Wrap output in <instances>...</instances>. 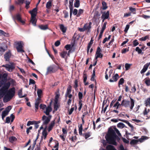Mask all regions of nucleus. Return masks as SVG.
<instances>
[{"instance_id": "nucleus-62", "label": "nucleus", "mask_w": 150, "mask_h": 150, "mask_svg": "<svg viewBox=\"0 0 150 150\" xmlns=\"http://www.w3.org/2000/svg\"><path fill=\"white\" fill-rule=\"evenodd\" d=\"M10 117L11 118V122H13L14 120L15 119V117L13 115L11 114L10 115Z\"/></svg>"}, {"instance_id": "nucleus-48", "label": "nucleus", "mask_w": 150, "mask_h": 150, "mask_svg": "<svg viewBox=\"0 0 150 150\" xmlns=\"http://www.w3.org/2000/svg\"><path fill=\"white\" fill-rule=\"evenodd\" d=\"M82 101L81 100H80L79 101V106L78 110L79 111L80 110L82 106Z\"/></svg>"}, {"instance_id": "nucleus-23", "label": "nucleus", "mask_w": 150, "mask_h": 150, "mask_svg": "<svg viewBox=\"0 0 150 150\" xmlns=\"http://www.w3.org/2000/svg\"><path fill=\"white\" fill-rule=\"evenodd\" d=\"M106 149L107 150H117L113 146L110 145H108L106 146Z\"/></svg>"}, {"instance_id": "nucleus-56", "label": "nucleus", "mask_w": 150, "mask_h": 150, "mask_svg": "<svg viewBox=\"0 0 150 150\" xmlns=\"http://www.w3.org/2000/svg\"><path fill=\"white\" fill-rule=\"evenodd\" d=\"M56 96L55 97V103H57L58 101V98L59 96V94H56Z\"/></svg>"}, {"instance_id": "nucleus-54", "label": "nucleus", "mask_w": 150, "mask_h": 150, "mask_svg": "<svg viewBox=\"0 0 150 150\" xmlns=\"http://www.w3.org/2000/svg\"><path fill=\"white\" fill-rule=\"evenodd\" d=\"M131 15V12L126 13L124 14V17H126L129 16H130Z\"/></svg>"}, {"instance_id": "nucleus-49", "label": "nucleus", "mask_w": 150, "mask_h": 150, "mask_svg": "<svg viewBox=\"0 0 150 150\" xmlns=\"http://www.w3.org/2000/svg\"><path fill=\"white\" fill-rule=\"evenodd\" d=\"M40 109L44 110L46 108V106L45 105L41 104L40 105Z\"/></svg>"}, {"instance_id": "nucleus-3", "label": "nucleus", "mask_w": 150, "mask_h": 150, "mask_svg": "<svg viewBox=\"0 0 150 150\" xmlns=\"http://www.w3.org/2000/svg\"><path fill=\"white\" fill-rule=\"evenodd\" d=\"M78 127L79 133L80 136L84 137L86 139L91 136V132H89L82 134V132L83 131V127H82V124H81L80 126H79Z\"/></svg>"}, {"instance_id": "nucleus-24", "label": "nucleus", "mask_w": 150, "mask_h": 150, "mask_svg": "<svg viewBox=\"0 0 150 150\" xmlns=\"http://www.w3.org/2000/svg\"><path fill=\"white\" fill-rule=\"evenodd\" d=\"M11 54L10 52H8L5 54L4 55V57L6 61H8L9 58Z\"/></svg>"}, {"instance_id": "nucleus-35", "label": "nucleus", "mask_w": 150, "mask_h": 150, "mask_svg": "<svg viewBox=\"0 0 150 150\" xmlns=\"http://www.w3.org/2000/svg\"><path fill=\"white\" fill-rule=\"evenodd\" d=\"M52 6V2L49 1L47 2L46 5V7L48 9H50Z\"/></svg>"}, {"instance_id": "nucleus-8", "label": "nucleus", "mask_w": 150, "mask_h": 150, "mask_svg": "<svg viewBox=\"0 0 150 150\" xmlns=\"http://www.w3.org/2000/svg\"><path fill=\"white\" fill-rule=\"evenodd\" d=\"M101 50L100 47H98L95 54V57L96 60L98 58H102L103 57V54L101 53Z\"/></svg>"}, {"instance_id": "nucleus-50", "label": "nucleus", "mask_w": 150, "mask_h": 150, "mask_svg": "<svg viewBox=\"0 0 150 150\" xmlns=\"http://www.w3.org/2000/svg\"><path fill=\"white\" fill-rule=\"evenodd\" d=\"M33 127L32 126H30L29 127V128H27V130L26 131L27 134H28L30 132V130H31L32 129Z\"/></svg>"}, {"instance_id": "nucleus-5", "label": "nucleus", "mask_w": 150, "mask_h": 150, "mask_svg": "<svg viewBox=\"0 0 150 150\" xmlns=\"http://www.w3.org/2000/svg\"><path fill=\"white\" fill-rule=\"evenodd\" d=\"M15 46L18 52L21 53L24 52L23 50V44L21 42H17L15 43Z\"/></svg>"}, {"instance_id": "nucleus-31", "label": "nucleus", "mask_w": 150, "mask_h": 150, "mask_svg": "<svg viewBox=\"0 0 150 150\" xmlns=\"http://www.w3.org/2000/svg\"><path fill=\"white\" fill-rule=\"evenodd\" d=\"M145 104L146 106H150V98H148L145 101Z\"/></svg>"}, {"instance_id": "nucleus-42", "label": "nucleus", "mask_w": 150, "mask_h": 150, "mask_svg": "<svg viewBox=\"0 0 150 150\" xmlns=\"http://www.w3.org/2000/svg\"><path fill=\"white\" fill-rule=\"evenodd\" d=\"M102 4L103 9H105L107 8V6L105 2L103 1L102 2Z\"/></svg>"}, {"instance_id": "nucleus-25", "label": "nucleus", "mask_w": 150, "mask_h": 150, "mask_svg": "<svg viewBox=\"0 0 150 150\" xmlns=\"http://www.w3.org/2000/svg\"><path fill=\"white\" fill-rule=\"evenodd\" d=\"M9 142L11 143H13L14 141L17 140V139L15 137L12 136L9 138Z\"/></svg>"}, {"instance_id": "nucleus-16", "label": "nucleus", "mask_w": 150, "mask_h": 150, "mask_svg": "<svg viewBox=\"0 0 150 150\" xmlns=\"http://www.w3.org/2000/svg\"><path fill=\"white\" fill-rule=\"evenodd\" d=\"M60 56L62 58H65L66 57L67 54L69 55V53L67 54V52L66 51H63L59 53Z\"/></svg>"}, {"instance_id": "nucleus-45", "label": "nucleus", "mask_w": 150, "mask_h": 150, "mask_svg": "<svg viewBox=\"0 0 150 150\" xmlns=\"http://www.w3.org/2000/svg\"><path fill=\"white\" fill-rule=\"evenodd\" d=\"M35 123V121H29L27 123V126H29L31 125L34 124Z\"/></svg>"}, {"instance_id": "nucleus-29", "label": "nucleus", "mask_w": 150, "mask_h": 150, "mask_svg": "<svg viewBox=\"0 0 150 150\" xmlns=\"http://www.w3.org/2000/svg\"><path fill=\"white\" fill-rule=\"evenodd\" d=\"M60 29L63 33L66 32V28L63 25L61 24L60 26Z\"/></svg>"}, {"instance_id": "nucleus-14", "label": "nucleus", "mask_w": 150, "mask_h": 150, "mask_svg": "<svg viewBox=\"0 0 150 150\" xmlns=\"http://www.w3.org/2000/svg\"><path fill=\"white\" fill-rule=\"evenodd\" d=\"M37 9L36 8H33L31 11H29L31 16H36L37 13Z\"/></svg>"}, {"instance_id": "nucleus-44", "label": "nucleus", "mask_w": 150, "mask_h": 150, "mask_svg": "<svg viewBox=\"0 0 150 150\" xmlns=\"http://www.w3.org/2000/svg\"><path fill=\"white\" fill-rule=\"evenodd\" d=\"M135 50L139 54H141L142 52V50L141 49L139 48V47H137L136 48Z\"/></svg>"}, {"instance_id": "nucleus-59", "label": "nucleus", "mask_w": 150, "mask_h": 150, "mask_svg": "<svg viewBox=\"0 0 150 150\" xmlns=\"http://www.w3.org/2000/svg\"><path fill=\"white\" fill-rule=\"evenodd\" d=\"M10 117H7L6 118L5 123H9L10 122Z\"/></svg>"}, {"instance_id": "nucleus-26", "label": "nucleus", "mask_w": 150, "mask_h": 150, "mask_svg": "<svg viewBox=\"0 0 150 150\" xmlns=\"http://www.w3.org/2000/svg\"><path fill=\"white\" fill-rule=\"evenodd\" d=\"M46 128H47V127L46 126L45 128L44 129L43 131L42 132V135L44 137V139H46L47 136V131L46 130Z\"/></svg>"}, {"instance_id": "nucleus-33", "label": "nucleus", "mask_w": 150, "mask_h": 150, "mask_svg": "<svg viewBox=\"0 0 150 150\" xmlns=\"http://www.w3.org/2000/svg\"><path fill=\"white\" fill-rule=\"evenodd\" d=\"M40 103L39 102H37L35 101V110L36 112H37V110L39 108V106Z\"/></svg>"}, {"instance_id": "nucleus-43", "label": "nucleus", "mask_w": 150, "mask_h": 150, "mask_svg": "<svg viewBox=\"0 0 150 150\" xmlns=\"http://www.w3.org/2000/svg\"><path fill=\"white\" fill-rule=\"evenodd\" d=\"M8 111H7L5 110L3 111L2 112V115H3L5 117L8 115Z\"/></svg>"}, {"instance_id": "nucleus-10", "label": "nucleus", "mask_w": 150, "mask_h": 150, "mask_svg": "<svg viewBox=\"0 0 150 150\" xmlns=\"http://www.w3.org/2000/svg\"><path fill=\"white\" fill-rule=\"evenodd\" d=\"M109 16V12L107 11V12H104L101 16V18L103 19V22H104L105 19H107Z\"/></svg>"}, {"instance_id": "nucleus-55", "label": "nucleus", "mask_w": 150, "mask_h": 150, "mask_svg": "<svg viewBox=\"0 0 150 150\" xmlns=\"http://www.w3.org/2000/svg\"><path fill=\"white\" fill-rule=\"evenodd\" d=\"M30 4V1H26L25 8H26V9H28L29 8V5Z\"/></svg>"}, {"instance_id": "nucleus-61", "label": "nucleus", "mask_w": 150, "mask_h": 150, "mask_svg": "<svg viewBox=\"0 0 150 150\" xmlns=\"http://www.w3.org/2000/svg\"><path fill=\"white\" fill-rule=\"evenodd\" d=\"M129 25L128 24L126 25V26L125 29L124 30V31L126 33L127 32L128 30L129 29Z\"/></svg>"}, {"instance_id": "nucleus-2", "label": "nucleus", "mask_w": 150, "mask_h": 150, "mask_svg": "<svg viewBox=\"0 0 150 150\" xmlns=\"http://www.w3.org/2000/svg\"><path fill=\"white\" fill-rule=\"evenodd\" d=\"M130 103L129 101L123 100H122L121 105L126 108L130 107L131 110H132L134 105V100L132 98H130Z\"/></svg>"}, {"instance_id": "nucleus-21", "label": "nucleus", "mask_w": 150, "mask_h": 150, "mask_svg": "<svg viewBox=\"0 0 150 150\" xmlns=\"http://www.w3.org/2000/svg\"><path fill=\"white\" fill-rule=\"evenodd\" d=\"M74 1V0H70L69 1V7L70 9V16L71 17V16L72 14V7L73 5V3Z\"/></svg>"}, {"instance_id": "nucleus-17", "label": "nucleus", "mask_w": 150, "mask_h": 150, "mask_svg": "<svg viewBox=\"0 0 150 150\" xmlns=\"http://www.w3.org/2000/svg\"><path fill=\"white\" fill-rule=\"evenodd\" d=\"M55 125L54 121H53L51 122L50 124L49 125L48 127V132L50 131L53 128V127Z\"/></svg>"}, {"instance_id": "nucleus-46", "label": "nucleus", "mask_w": 150, "mask_h": 150, "mask_svg": "<svg viewBox=\"0 0 150 150\" xmlns=\"http://www.w3.org/2000/svg\"><path fill=\"white\" fill-rule=\"evenodd\" d=\"M74 83V87L75 89H76L78 86V81L77 80H75Z\"/></svg>"}, {"instance_id": "nucleus-28", "label": "nucleus", "mask_w": 150, "mask_h": 150, "mask_svg": "<svg viewBox=\"0 0 150 150\" xmlns=\"http://www.w3.org/2000/svg\"><path fill=\"white\" fill-rule=\"evenodd\" d=\"M117 126L118 128H123L125 127L127 128V127L122 122H120L118 123L117 125Z\"/></svg>"}, {"instance_id": "nucleus-11", "label": "nucleus", "mask_w": 150, "mask_h": 150, "mask_svg": "<svg viewBox=\"0 0 150 150\" xmlns=\"http://www.w3.org/2000/svg\"><path fill=\"white\" fill-rule=\"evenodd\" d=\"M119 78V76L118 74H116L114 76H113L112 79L109 80V81L110 82H113L117 81Z\"/></svg>"}, {"instance_id": "nucleus-58", "label": "nucleus", "mask_w": 150, "mask_h": 150, "mask_svg": "<svg viewBox=\"0 0 150 150\" xmlns=\"http://www.w3.org/2000/svg\"><path fill=\"white\" fill-rule=\"evenodd\" d=\"M133 44L134 46H136L139 44V42L137 40H135L133 41Z\"/></svg>"}, {"instance_id": "nucleus-41", "label": "nucleus", "mask_w": 150, "mask_h": 150, "mask_svg": "<svg viewBox=\"0 0 150 150\" xmlns=\"http://www.w3.org/2000/svg\"><path fill=\"white\" fill-rule=\"evenodd\" d=\"M124 82V79L123 78H121L120 80L118 82V85L119 87H120V85L122 84Z\"/></svg>"}, {"instance_id": "nucleus-40", "label": "nucleus", "mask_w": 150, "mask_h": 150, "mask_svg": "<svg viewBox=\"0 0 150 150\" xmlns=\"http://www.w3.org/2000/svg\"><path fill=\"white\" fill-rule=\"evenodd\" d=\"M15 88H11L9 90V94H14L15 93Z\"/></svg>"}, {"instance_id": "nucleus-38", "label": "nucleus", "mask_w": 150, "mask_h": 150, "mask_svg": "<svg viewBox=\"0 0 150 150\" xmlns=\"http://www.w3.org/2000/svg\"><path fill=\"white\" fill-rule=\"evenodd\" d=\"M150 109H147L146 108H145L143 112V114L144 115H147L150 111Z\"/></svg>"}, {"instance_id": "nucleus-30", "label": "nucleus", "mask_w": 150, "mask_h": 150, "mask_svg": "<svg viewBox=\"0 0 150 150\" xmlns=\"http://www.w3.org/2000/svg\"><path fill=\"white\" fill-rule=\"evenodd\" d=\"M80 6V1L79 0H75L74 3V6L75 7L78 8Z\"/></svg>"}, {"instance_id": "nucleus-15", "label": "nucleus", "mask_w": 150, "mask_h": 150, "mask_svg": "<svg viewBox=\"0 0 150 150\" xmlns=\"http://www.w3.org/2000/svg\"><path fill=\"white\" fill-rule=\"evenodd\" d=\"M148 67V64H146L144 65L143 69L141 71V73L142 74L144 73L147 70Z\"/></svg>"}, {"instance_id": "nucleus-34", "label": "nucleus", "mask_w": 150, "mask_h": 150, "mask_svg": "<svg viewBox=\"0 0 150 150\" xmlns=\"http://www.w3.org/2000/svg\"><path fill=\"white\" fill-rule=\"evenodd\" d=\"M129 10L133 14H135L136 13V9L135 8H133L132 7H129Z\"/></svg>"}, {"instance_id": "nucleus-27", "label": "nucleus", "mask_w": 150, "mask_h": 150, "mask_svg": "<svg viewBox=\"0 0 150 150\" xmlns=\"http://www.w3.org/2000/svg\"><path fill=\"white\" fill-rule=\"evenodd\" d=\"M144 82L147 86L150 85V79L149 78H146L144 79Z\"/></svg>"}, {"instance_id": "nucleus-12", "label": "nucleus", "mask_w": 150, "mask_h": 150, "mask_svg": "<svg viewBox=\"0 0 150 150\" xmlns=\"http://www.w3.org/2000/svg\"><path fill=\"white\" fill-rule=\"evenodd\" d=\"M46 111H44V112L45 114L47 115H49L50 113L52 111V109L50 106H48L46 108Z\"/></svg>"}, {"instance_id": "nucleus-47", "label": "nucleus", "mask_w": 150, "mask_h": 150, "mask_svg": "<svg viewBox=\"0 0 150 150\" xmlns=\"http://www.w3.org/2000/svg\"><path fill=\"white\" fill-rule=\"evenodd\" d=\"M149 36H146L144 37H142L139 39V40L141 41H145L146 39H148Z\"/></svg>"}, {"instance_id": "nucleus-57", "label": "nucleus", "mask_w": 150, "mask_h": 150, "mask_svg": "<svg viewBox=\"0 0 150 150\" xmlns=\"http://www.w3.org/2000/svg\"><path fill=\"white\" fill-rule=\"evenodd\" d=\"M115 131L116 132L117 134L119 136H121V134L120 133L118 130L116 128H114Z\"/></svg>"}, {"instance_id": "nucleus-37", "label": "nucleus", "mask_w": 150, "mask_h": 150, "mask_svg": "<svg viewBox=\"0 0 150 150\" xmlns=\"http://www.w3.org/2000/svg\"><path fill=\"white\" fill-rule=\"evenodd\" d=\"M132 64H129L128 63L125 64V67L126 70H127L130 69V67L132 66Z\"/></svg>"}, {"instance_id": "nucleus-52", "label": "nucleus", "mask_w": 150, "mask_h": 150, "mask_svg": "<svg viewBox=\"0 0 150 150\" xmlns=\"http://www.w3.org/2000/svg\"><path fill=\"white\" fill-rule=\"evenodd\" d=\"M53 68L52 67H50L47 69V72H51L53 71Z\"/></svg>"}, {"instance_id": "nucleus-1", "label": "nucleus", "mask_w": 150, "mask_h": 150, "mask_svg": "<svg viewBox=\"0 0 150 150\" xmlns=\"http://www.w3.org/2000/svg\"><path fill=\"white\" fill-rule=\"evenodd\" d=\"M117 138H118V137L113 129L109 128L108 133L105 136V138L108 142L109 144L116 146L117 143L116 140Z\"/></svg>"}, {"instance_id": "nucleus-51", "label": "nucleus", "mask_w": 150, "mask_h": 150, "mask_svg": "<svg viewBox=\"0 0 150 150\" xmlns=\"http://www.w3.org/2000/svg\"><path fill=\"white\" fill-rule=\"evenodd\" d=\"M71 86H69L67 88V94H69L71 93Z\"/></svg>"}, {"instance_id": "nucleus-7", "label": "nucleus", "mask_w": 150, "mask_h": 150, "mask_svg": "<svg viewBox=\"0 0 150 150\" xmlns=\"http://www.w3.org/2000/svg\"><path fill=\"white\" fill-rule=\"evenodd\" d=\"M14 95L15 94H5L3 99V102L5 103L8 102L12 99Z\"/></svg>"}, {"instance_id": "nucleus-4", "label": "nucleus", "mask_w": 150, "mask_h": 150, "mask_svg": "<svg viewBox=\"0 0 150 150\" xmlns=\"http://www.w3.org/2000/svg\"><path fill=\"white\" fill-rule=\"evenodd\" d=\"M148 137L146 136H142L141 138L139 139L138 140L133 139H132L130 142V144L131 145H134L137 144L139 141L140 142H143L144 140L147 139Z\"/></svg>"}, {"instance_id": "nucleus-36", "label": "nucleus", "mask_w": 150, "mask_h": 150, "mask_svg": "<svg viewBox=\"0 0 150 150\" xmlns=\"http://www.w3.org/2000/svg\"><path fill=\"white\" fill-rule=\"evenodd\" d=\"M42 94H38V97L36 100V101L37 102H39L41 103V98L42 96Z\"/></svg>"}, {"instance_id": "nucleus-13", "label": "nucleus", "mask_w": 150, "mask_h": 150, "mask_svg": "<svg viewBox=\"0 0 150 150\" xmlns=\"http://www.w3.org/2000/svg\"><path fill=\"white\" fill-rule=\"evenodd\" d=\"M92 23L91 22L89 23H86L84 25V27L85 29V30H88L89 31L91 28V25Z\"/></svg>"}, {"instance_id": "nucleus-18", "label": "nucleus", "mask_w": 150, "mask_h": 150, "mask_svg": "<svg viewBox=\"0 0 150 150\" xmlns=\"http://www.w3.org/2000/svg\"><path fill=\"white\" fill-rule=\"evenodd\" d=\"M118 120L120 121H121L122 122H124L127 123L128 125V126L131 128L132 129H133L134 127L133 126H132V125H131L129 123V122H128V121H127V120H121L120 119H119Z\"/></svg>"}, {"instance_id": "nucleus-22", "label": "nucleus", "mask_w": 150, "mask_h": 150, "mask_svg": "<svg viewBox=\"0 0 150 150\" xmlns=\"http://www.w3.org/2000/svg\"><path fill=\"white\" fill-rule=\"evenodd\" d=\"M16 18L18 21L21 22L22 23L24 24V22L22 20L21 18V16L19 14L16 15Z\"/></svg>"}, {"instance_id": "nucleus-64", "label": "nucleus", "mask_w": 150, "mask_h": 150, "mask_svg": "<svg viewBox=\"0 0 150 150\" xmlns=\"http://www.w3.org/2000/svg\"><path fill=\"white\" fill-rule=\"evenodd\" d=\"M141 17L146 19L150 18V16L144 15L141 16Z\"/></svg>"}, {"instance_id": "nucleus-39", "label": "nucleus", "mask_w": 150, "mask_h": 150, "mask_svg": "<svg viewBox=\"0 0 150 150\" xmlns=\"http://www.w3.org/2000/svg\"><path fill=\"white\" fill-rule=\"evenodd\" d=\"M83 12V10L82 9H80L79 10V11L78 12V13L77 15V17H79L80 16L81 14Z\"/></svg>"}, {"instance_id": "nucleus-60", "label": "nucleus", "mask_w": 150, "mask_h": 150, "mask_svg": "<svg viewBox=\"0 0 150 150\" xmlns=\"http://www.w3.org/2000/svg\"><path fill=\"white\" fill-rule=\"evenodd\" d=\"M117 107L116 109H117L119 107V103L118 101L113 106V107Z\"/></svg>"}, {"instance_id": "nucleus-9", "label": "nucleus", "mask_w": 150, "mask_h": 150, "mask_svg": "<svg viewBox=\"0 0 150 150\" xmlns=\"http://www.w3.org/2000/svg\"><path fill=\"white\" fill-rule=\"evenodd\" d=\"M2 67H5L6 69L9 72H12L14 69L13 65L8 64L3 65Z\"/></svg>"}, {"instance_id": "nucleus-20", "label": "nucleus", "mask_w": 150, "mask_h": 150, "mask_svg": "<svg viewBox=\"0 0 150 150\" xmlns=\"http://www.w3.org/2000/svg\"><path fill=\"white\" fill-rule=\"evenodd\" d=\"M36 16H31V22L33 25L35 26L36 22V20L35 18Z\"/></svg>"}, {"instance_id": "nucleus-19", "label": "nucleus", "mask_w": 150, "mask_h": 150, "mask_svg": "<svg viewBox=\"0 0 150 150\" xmlns=\"http://www.w3.org/2000/svg\"><path fill=\"white\" fill-rule=\"evenodd\" d=\"M7 48L6 46L5 45L0 46V53L4 52Z\"/></svg>"}, {"instance_id": "nucleus-6", "label": "nucleus", "mask_w": 150, "mask_h": 150, "mask_svg": "<svg viewBox=\"0 0 150 150\" xmlns=\"http://www.w3.org/2000/svg\"><path fill=\"white\" fill-rule=\"evenodd\" d=\"M52 116L49 115L48 117H47L45 115H43L42 117V120L43 121V125H47L50 122Z\"/></svg>"}, {"instance_id": "nucleus-53", "label": "nucleus", "mask_w": 150, "mask_h": 150, "mask_svg": "<svg viewBox=\"0 0 150 150\" xmlns=\"http://www.w3.org/2000/svg\"><path fill=\"white\" fill-rule=\"evenodd\" d=\"M136 88L135 86H134L132 87V88L131 89V91H130L131 93H134L136 91Z\"/></svg>"}, {"instance_id": "nucleus-32", "label": "nucleus", "mask_w": 150, "mask_h": 150, "mask_svg": "<svg viewBox=\"0 0 150 150\" xmlns=\"http://www.w3.org/2000/svg\"><path fill=\"white\" fill-rule=\"evenodd\" d=\"M39 28L41 30H45L48 29L47 25H41L39 26Z\"/></svg>"}, {"instance_id": "nucleus-63", "label": "nucleus", "mask_w": 150, "mask_h": 150, "mask_svg": "<svg viewBox=\"0 0 150 150\" xmlns=\"http://www.w3.org/2000/svg\"><path fill=\"white\" fill-rule=\"evenodd\" d=\"M107 24V22H105L103 24V25L102 26V29H103V30H105L106 28V25Z\"/></svg>"}]
</instances>
